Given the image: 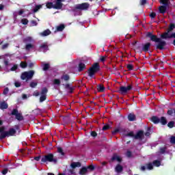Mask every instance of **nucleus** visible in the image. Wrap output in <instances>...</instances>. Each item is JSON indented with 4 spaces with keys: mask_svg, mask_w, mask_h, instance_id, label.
I'll list each match as a JSON object with an SVG mask.
<instances>
[{
    "mask_svg": "<svg viewBox=\"0 0 175 175\" xmlns=\"http://www.w3.org/2000/svg\"><path fill=\"white\" fill-rule=\"evenodd\" d=\"M147 36L150 38L152 42H155L156 43H159L157 45V49H162L165 47L166 42L165 41H162L161 38H158L157 36L152 35L151 33H148Z\"/></svg>",
    "mask_w": 175,
    "mask_h": 175,
    "instance_id": "nucleus-1",
    "label": "nucleus"
},
{
    "mask_svg": "<svg viewBox=\"0 0 175 175\" xmlns=\"http://www.w3.org/2000/svg\"><path fill=\"white\" fill-rule=\"evenodd\" d=\"M16 133V130L14 129H11L8 132H5V127L0 128V139H5V137L9 136H14Z\"/></svg>",
    "mask_w": 175,
    "mask_h": 175,
    "instance_id": "nucleus-2",
    "label": "nucleus"
},
{
    "mask_svg": "<svg viewBox=\"0 0 175 175\" xmlns=\"http://www.w3.org/2000/svg\"><path fill=\"white\" fill-rule=\"evenodd\" d=\"M62 2L64 0H55V3L53 4L51 2L46 3V6L48 9H62Z\"/></svg>",
    "mask_w": 175,
    "mask_h": 175,
    "instance_id": "nucleus-3",
    "label": "nucleus"
},
{
    "mask_svg": "<svg viewBox=\"0 0 175 175\" xmlns=\"http://www.w3.org/2000/svg\"><path fill=\"white\" fill-rule=\"evenodd\" d=\"M35 75V71L30 70L28 72H24L22 73L21 78L22 80H25L26 81H28V80H31L33 77V75Z\"/></svg>",
    "mask_w": 175,
    "mask_h": 175,
    "instance_id": "nucleus-4",
    "label": "nucleus"
},
{
    "mask_svg": "<svg viewBox=\"0 0 175 175\" xmlns=\"http://www.w3.org/2000/svg\"><path fill=\"white\" fill-rule=\"evenodd\" d=\"M99 64L95 63L88 70L90 77H93L95 73L99 71Z\"/></svg>",
    "mask_w": 175,
    "mask_h": 175,
    "instance_id": "nucleus-5",
    "label": "nucleus"
},
{
    "mask_svg": "<svg viewBox=\"0 0 175 175\" xmlns=\"http://www.w3.org/2000/svg\"><path fill=\"white\" fill-rule=\"evenodd\" d=\"M161 3H163V5H161L159 8L160 13H166L167 8H169V0H160Z\"/></svg>",
    "mask_w": 175,
    "mask_h": 175,
    "instance_id": "nucleus-6",
    "label": "nucleus"
},
{
    "mask_svg": "<svg viewBox=\"0 0 175 175\" xmlns=\"http://www.w3.org/2000/svg\"><path fill=\"white\" fill-rule=\"evenodd\" d=\"M33 42V39L31 37H26L24 39L25 43H29L26 44V50H32V49H33V44H32Z\"/></svg>",
    "mask_w": 175,
    "mask_h": 175,
    "instance_id": "nucleus-7",
    "label": "nucleus"
},
{
    "mask_svg": "<svg viewBox=\"0 0 175 175\" xmlns=\"http://www.w3.org/2000/svg\"><path fill=\"white\" fill-rule=\"evenodd\" d=\"M41 161L42 162H53L54 156L52 154H46L42 158Z\"/></svg>",
    "mask_w": 175,
    "mask_h": 175,
    "instance_id": "nucleus-8",
    "label": "nucleus"
},
{
    "mask_svg": "<svg viewBox=\"0 0 175 175\" xmlns=\"http://www.w3.org/2000/svg\"><path fill=\"white\" fill-rule=\"evenodd\" d=\"M132 90V85H129L126 87L125 86H121L120 88V94H122L123 95H125L127 92H129Z\"/></svg>",
    "mask_w": 175,
    "mask_h": 175,
    "instance_id": "nucleus-9",
    "label": "nucleus"
},
{
    "mask_svg": "<svg viewBox=\"0 0 175 175\" xmlns=\"http://www.w3.org/2000/svg\"><path fill=\"white\" fill-rule=\"evenodd\" d=\"M88 8H90V4L88 3H83L75 5V8L79 9L80 10H87Z\"/></svg>",
    "mask_w": 175,
    "mask_h": 175,
    "instance_id": "nucleus-10",
    "label": "nucleus"
},
{
    "mask_svg": "<svg viewBox=\"0 0 175 175\" xmlns=\"http://www.w3.org/2000/svg\"><path fill=\"white\" fill-rule=\"evenodd\" d=\"M12 116H16V120H18L19 121H21L23 120V115L21 113H19L17 109H14L12 112Z\"/></svg>",
    "mask_w": 175,
    "mask_h": 175,
    "instance_id": "nucleus-11",
    "label": "nucleus"
},
{
    "mask_svg": "<svg viewBox=\"0 0 175 175\" xmlns=\"http://www.w3.org/2000/svg\"><path fill=\"white\" fill-rule=\"evenodd\" d=\"M8 107H9V105H8V103H6L5 101L0 102V109H1V110L8 109Z\"/></svg>",
    "mask_w": 175,
    "mask_h": 175,
    "instance_id": "nucleus-12",
    "label": "nucleus"
},
{
    "mask_svg": "<svg viewBox=\"0 0 175 175\" xmlns=\"http://www.w3.org/2000/svg\"><path fill=\"white\" fill-rule=\"evenodd\" d=\"M105 90H106V88L102 84L98 85L97 86V90L98 91V92H105Z\"/></svg>",
    "mask_w": 175,
    "mask_h": 175,
    "instance_id": "nucleus-13",
    "label": "nucleus"
},
{
    "mask_svg": "<svg viewBox=\"0 0 175 175\" xmlns=\"http://www.w3.org/2000/svg\"><path fill=\"white\" fill-rule=\"evenodd\" d=\"M51 33V31L49 29H46L43 32L40 33V35L41 36H49Z\"/></svg>",
    "mask_w": 175,
    "mask_h": 175,
    "instance_id": "nucleus-14",
    "label": "nucleus"
},
{
    "mask_svg": "<svg viewBox=\"0 0 175 175\" xmlns=\"http://www.w3.org/2000/svg\"><path fill=\"white\" fill-rule=\"evenodd\" d=\"M48 46H47V43L46 42H44L42 44V45L40 46V49L42 51H46L48 49Z\"/></svg>",
    "mask_w": 175,
    "mask_h": 175,
    "instance_id": "nucleus-15",
    "label": "nucleus"
},
{
    "mask_svg": "<svg viewBox=\"0 0 175 175\" xmlns=\"http://www.w3.org/2000/svg\"><path fill=\"white\" fill-rule=\"evenodd\" d=\"M122 160V159L121 158V157L117 154L113 155V157H112V161H118V162H121Z\"/></svg>",
    "mask_w": 175,
    "mask_h": 175,
    "instance_id": "nucleus-16",
    "label": "nucleus"
},
{
    "mask_svg": "<svg viewBox=\"0 0 175 175\" xmlns=\"http://www.w3.org/2000/svg\"><path fill=\"white\" fill-rule=\"evenodd\" d=\"M129 121H135L136 116L133 113H130L128 116Z\"/></svg>",
    "mask_w": 175,
    "mask_h": 175,
    "instance_id": "nucleus-17",
    "label": "nucleus"
},
{
    "mask_svg": "<svg viewBox=\"0 0 175 175\" xmlns=\"http://www.w3.org/2000/svg\"><path fill=\"white\" fill-rule=\"evenodd\" d=\"M152 122H154V124H159V122H160V119L158 118V117L153 116L152 117Z\"/></svg>",
    "mask_w": 175,
    "mask_h": 175,
    "instance_id": "nucleus-18",
    "label": "nucleus"
},
{
    "mask_svg": "<svg viewBox=\"0 0 175 175\" xmlns=\"http://www.w3.org/2000/svg\"><path fill=\"white\" fill-rule=\"evenodd\" d=\"M80 166H81V164L79 162L71 163V167H72V169H75V167H80Z\"/></svg>",
    "mask_w": 175,
    "mask_h": 175,
    "instance_id": "nucleus-19",
    "label": "nucleus"
},
{
    "mask_svg": "<svg viewBox=\"0 0 175 175\" xmlns=\"http://www.w3.org/2000/svg\"><path fill=\"white\" fill-rule=\"evenodd\" d=\"M115 170L116 173H121V172H122V166H121L120 165H118L116 167Z\"/></svg>",
    "mask_w": 175,
    "mask_h": 175,
    "instance_id": "nucleus-20",
    "label": "nucleus"
},
{
    "mask_svg": "<svg viewBox=\"0 0 175 175\" xmlns=\"http://www.w3.org/2000/svg\"><path fill=\"white\" fill-rule=\"evenodd\" d=\"M150 46H151V44L146 43L144 45L143 50L144 51H148V49H150Z\"/></svg>",
    "mask_w": 175,
    "mask_h": 175,
    "instance_id": "nucleus-21",
    "label": "nucleus"
},
{
    "mask_svg": "<svg viewBox=\"0 0 175 175\" xmlns=\"http://www.w3.org/2000/svg\"><path fill=\"white\" fill-rule=\"evenodd\" d=\"M135 137L136 139H142V137H143V131H139Z\"/></svg>",
    "mask_w": 175,
    "mask_h": 175,
    "instance_id": "nucleus-22",
    "label": "nucleus"
},
{
    "mask_svg": "<svg viewBox=\"0 0 175 175\" xmlns=\"http://www.w3.org/2000/svg\"><path fill=\"white\" fill-rule=\"evenodd\" d=\"M64 29H65V26L64 25H60L57 27V32H61L62 31H64Z\"/></svg>",
    "mask_w": 175,
    "mask_h": 175,
    "instance_id": "nucleus-23",
    "label": "nucleus"
},
{
    "mask_svg": "<svg viewBox=\"0 0 175 175\" xmlns=\"http://www.w3.org/2000/svg\"><path fill=\"white\" fill-rule=\"evenodd\" d=\"M4 64H5V68H5L6 72H10V70H9V66H10V64H9V62L5 60Z\"/></svg>",
    "mask_w": 175,
    "mask_h": 175,
    "instance_id": "nucleus-24",
    "label": "nucleus"
},
{
    "mask_svg": "<svg viewBox=\"0 0 175 175\" xmlns=\"http://www.w3.org/2000/svg\"><path fill=\"white\" fill-rule=\"evenodd\" d=\"M85 68V64L83 63H80L79 64V72H81L84 68Z\"/></svg>",
    "mask_w": 175,
    "mask_h": 175,
    "instance_id": "nucleus-25",
    "label": "nucleus"
},
{
    "mask_svg": "<svg viewBox=\"0 0 175 175\" xmlns=\"http://www.w3.org/2000/svg\"><path fill=\"white\" fill-rule=\"evenodd\" d=\"M160 122L161 124H162V125H166V124H167V122L166 121V118H165V117H161Z\"/></svg>",
    "mask_w": 175,
    "mask_h": 175,
    "instance_id": "nucleus-26",
    "label": "nucleus"
},
{
    "mask_svg": "<svg viewBox=\"0 0 175 175\" xmlns=\"http://www.w3.org/2000/svg\"><path fill=\"white\" fill-rule=\"evenodd\" d=\"M87 172H88V168L87 167H83L81 170V171L79 172V174H86Z\"/></svg>",
    "mask_w": 175,
    "mask_h": 175,
    "instance_id": "nucleus-27",
    "label": "nucleus"
},
{
    "mask_svg": "<svg viewBox=\"0 0 175 175\" xmlns=\"http://www.w3.org/2000/svg\"><path fill=\"white\" fill-rule=\"evenodd\" d=\"M66 88L68 92H72L73 91V88L69 84L66 85Z\"/></svg>",
    "mask_w": 175,
    "mask_h": 175,
    "instance_id": "nucleus-28",
    "label": "nucleus"
},
{
    "mask_svg": "<svg viewBox=\"0 0 175 175\" xmlns=\"http://www.w3.org/2000/svg\"><path fill=\"white\" fill-rule=\"evenodd\" d=\"M42 68H43V70H47V69H49V68H50V64H42Z\"/></svg>",
    "mask_w": 175,
    "mask_h": 175,
    "instance_id": "nucleus-29",
    "label": "nucleus"
},
{
    "mask_svg": "<svg viewBox=\"0 0 175 175\" xmlns=\"http://www.w3.org/2000/svg\"><path fill=\"white\" fill-rule=\"evenodd\" d=\"M46 100V94H41L40 102H44Z\"/></svg>",
    "mask_w": 175,
    "mask_h": 175,
    "instance_id": "nucleus-30",
    "label": "nucleus"
},
{
    "mask_svg": "<svg viewBox=\"0 0 175 175\" xmlns=\"http://www.w3.org/2000/svg\"><path fill=\"white\" fill-rule=\"evenodd\" d=\"M40 9H42V5H36L33 10L34 13H36V12H38V10H39Z\"/></svg>",
    "mask_w": 175,
    "mask_h": 175,
    "instance_id": "nucleus-31",
    "label": "nucleus"
},
{
    "mask_svg": "<svg viewBox=\"0 0 175 175\" xmlns=\"http://www.w3.org/2000/svg\"><path fill=\"white\" fill-rule=\"evenodd\" d=\"M38 85V82H31L30 83V87H31V88H35V87H36Z\"/></svg>",
    "mask_w": 175,
    "mask_h": 175,
    "instance_id": "nucleus-32",
    "label": "nucleus"
},
{
    "mask_svg": "<svg viewBox=\"0 0 175 175\" xmlns=\"http://www.w3.org/2000/svg\"><path fill=\"white\" fill-rule=\"evenodd\" d=\"M153 165L154 166H157V167L161 166V162L160 161H154L153 162Z\"/></svg>",
    "mask_w": 175,
    "mask_h": 175,
    "instance_id": "nucleus-33",
    "label": "nucleus"
},
{
    "mask_svg": "<svg viewBox=\"0 0 175 175\" xmlns=\"http://www.w3.org/2000/svg\"><path fill=\"white\" fill-rule=\"evenodd\" d=\"M47 94V88H44L42 89L41 95H46Z\"/></svg>",
    "mask_w": 175,
    "mask_h": 175,
    "instance_id": "nucleus-34",
    "label": "nucleus"
},
{
    "mask_svg": "<svg viewBox=\"0 0 175 175\" xmlns=\"http://www.w3.org/2000/svg\"><path fill=\"white\" fill-rule=\"evenodd\" d=\"M21 23L24 25H27V24H28V21L26 18H23L21 20Z\"/></svg>",
    "mask_w": 175,
    "mask_h": 175,
    "instance_id": "nucleus-35",
    "label": "nucleus"
},
{
    "mask_svg": "<svg viewBox=\"0 0 175 175\" xmlns=\"http://www.w3.org/2000/svg\"><path fill=\"white\" fill-rule=\"evenodd\" d=\"M62 80H65L66 81H68V80H69V76L68 75H64L62 77Z\"/></svg>",
    "mask_w": 175,
    "mask_h": 175,
    "instance_id": "nucleus-36",
    "label": "nucleus"
},
{
    "mask_svg": "<svg viewBox=\"0 0 175 175\" xmlns=\"http://www.w3.org/2000/svg\"><path fill=\"white\" fill-rule=\"evenodd\" d=\"M54 84H56L57 85H59V84L61 83V81H59V79H55L53 81Z\"/></svg>",
    "mask_w": 175,
    "mask_h": 175,
    "instance_id": "nucleus-37",
    "label": "nucleus"
},
{
    "mask_svg": "<svg viewBox=\"0 0 175 175\" xmlns=\"http://www.w3.org/2000/svg\"><path fill=\"white\" fill-rule=\"evenodd\" d=\"M8 93H9V88H5L4 89V90H3V94L4 95H8Z\"/></svg>",
    "mask_w": 175,
    "mask_h": 175,
    "instance_id": "nucleus-38",
    "label": "nucleus"
},
{
    "mask_svg": "<svg viewBox=\"0 0 175 175\" xmlns=\"http://www.w3.org/2000/svg\"><path fill=\"white\" fill-rule=\"evenodd\" d=\"M167 126H169V128H173V126H174V122H170Z\"/></svg>",
    "mask_w": 175,
    "mask_h": 175,
    "instance_id": "nucleus-39",
    "label": "nucleus"
},
{
    "mask_svg": "<svg viewBox=\"0 0 175 175\" xmlns=\"http://www.w3.org/2000/svg\"><path fill=\"white\" fill-rule=\"evenodd\" d=\"M57 151L59 154H61V155H64V151L62 150V148H57Z\"/></svg>",
    "mask_w": 175,
    "mask_h": 175,
    "instance_id": "nucleus-40",
    "label": "nucleus"
},
{
    "mask_svg": "<svg viewBox=\"0 0 175 175\" xmlns=\"http://www.w3.org/2000/svg\"><path fill=\"white\" fill-rule=\"evenodd\" d=\"M17 69V65H14L10 69V70H11L12 72H14V70H16Z\"/></svg>",
    "mask_w": 175,
    "mask_h": 175,
    "instance_id": "nucleus-41",
    "label": "nucleus"
},
{
    "mask_svg": "<svg viewBox=\"0 0 175 175\" xmlns=\"http://www.w3.org/2000/svg\"><path fill=\"white\" fill-rule=\"evenodd\" d=\"M147 169L148 170H152V163H149L147 165Z\"/></svg>",
    "mask_w": 175,
    "mask_h": 175,
    "instance_id": "nucleus-42",
    "label": "nucleus"
},
{
    "mask_svg": "<svg viewBox=\"0 0 175 175\" xmlns=\"http://www.w3.org/2000/svg\"><path fill=\"white\" fill-rule=\"evenodd\" d=\"M173 113H175V110L174 109H170L167 111V114L169 116H172V114H173Z\"/></svg>",
    "mask_w": 175,
    "mask_h": 175,
    "instance_id": "nucleus-43",
    "label": "nucleus"
},
{
    "mask_svg": "<svg viewBox=\"0 0 175 175\" xmlns=\"http://www.w3.org/2000/svg\"><path fill=\"white\" fill-rule=\"evenodd\" d=\"M170 142L172 143L173 144H175V136L171 137Z\"/></svg>",
    "mask_w": 175,
    "mask_h": 175,
    "instance_id": "nucleus-44",
    "label": "nucleus"
},
{
    "mask_svg": "<svg viewBox=\"0 0 175 175\" xmlns=\"http://www.w3.org/2000/svg\"><path fill=\"white\" fill-rule=\"evenodd\" d=\"M21 68H27V64L25 62H22L21 63Z\"/></svg>",
    "mask_w": 175,
    "mask_h": 175,
    "instance_id": "nucleus-45",
    "label": "nucleus"
},
{
    "mask_svg": "<svg viewBox=\"0 0 175 175\" xmlns=\"http://www.w3.org/2000/svg\"><path fill=\"white\" fill-rule=\"evenodd\" d=\"M31 25H32V27H36V25H38V23H36V21H32Z\"/></svg>",
    "mask_w": 175,
    "mask_h": 175,
    "instance_id": "nucleus-46",
    "label": "nucleus"
},
{
    "mask_svg": "<svg viewBox=\"0 0 175 175\" xmlns=\"http://www.w3.org/2000/svg\"><path fill=\"white\" fill-rule=\"evenodd\" d=\"M110 128V126L109 125H105L103 127V131H106L107 129H109Z\"/></svg>",
    "mask_w": 175,
    "mask_h": 175,
    "instance_id": "nucleus-47",
    "label": "nucleus"
},
{
    "mask_svg": "<svg viewBox=\"0 0 175 175\" xmlns=\"http://www.w3.org/2000/svg\"><path fill=\"white\" fill-rule=\"evenodd\" d=\"M97 135H98V134H96V133L94 132V131H92V132L91 133V136H92L93 137H96Z\"/></svg>",
    "mask_w": 175,
    "mask_h": 175,
    "instance_id": "nucleus-48",
    "label": "nucleus"
},
{
    "mask_svg": "<svg viewBox=\"0 0 175 175\" xmlns=\"http://www.w3.org/2000/svg\"><path fill=\"white\" fill-rule=\"evenodd\" d=\"M127 68L129 70H132L133 66H132V64H129L127 65Z\"/></svg>",
    "mask_w": 175,
    "mask_h": 175,
    "instance_id": "nucleus-49",
    "label": "nucleus"
},
{
    "mask_svg": "<svg viewBox=\"0 0 175 175\" xmlns=\"http://www.w3.org/2000/svg\"><path fill=\"white\" fill-rule=\"evenodd\" d=\"M157 16V14H155V13H154V12H152L151 14H150V17L152 18H155V16Z\"/></svg>",
    "mask_w": 175,
    "mask_h": 175,
    "instance_id": "nucleus-50",
    "label": "nucleus"
},
{
    "mask_svg": "<svg viewBox=\"0 0 175 175\" xmlns=\"http://www.w3.org/2000/svg\"><path fill=\"white\" fill-rule=\"evenodd\" d=\"M126 136H129L130 137H133V132L129 133Z\"/></svg>",
    "mask_w": 175,
    "mask_h": 175,
    "instance_id": "nucleus-51",
    "label": "nucleus"
},
{
    "mask_svg": "<svg viewBox=\"0 0 175 175\" xmlns=\"http://www.w3.org/2000/svg\"><path fill=\"white\" fill-rule=\"evenodd\" d=\"M106 59V56H103L100 58V60L103 62Z\"/></svg>",
    "mask_w": 175,
    "mask_h": 175,
    "instance_id": "nucleus-52",
    "label": "nucleus"
},
{
    "mask_svg": "<svg viewBox=\"0 0 175 175\" xmlns=\"http://www.w3.org/2000/svg\"><path fill=\"white\" fill-rule=\"evenodd\" d=\"M33 95L34 96H39V92L38 91L34 92Z\"/></svg>",
    "mask_w": 175,
    "mask_h": 175,
    "instance_id": "nucleus-53",
    "label": "nucleus"
},
{
    "mask_svg": "<svg viewBox=\"0 0 175 175\" xmlns=\"http://www.w3.org/2000/svg\"><path fill=\"white\" fill-rule=\"evenodd\" d=\"M21 85V83H20V82L17 81L15 82V86L16 87H20Z\"/></svg>",
    "mask_w": 175,
    "mask_h": 175,
    "instance_id": "nucleus-54",
    "label": "nucleus"
},
{
    "mask_svg": "<svg viewBox=\"0 0 175 175\" xmlns=\"http://www.w3.org/2000/svg\"><path fill=\"white\" fill-rule=\"evenodd\" d=\"M165 148H161L160 149V152H161V154H163V152H165Z\"/></svg>",
    "mask_w": 175,
    "mask_h": 175,
    "instance_id": "nucleus-55",
    "label": "nucleus"
},
{
    "mask_svg": "<svg viewBox=\"0 0 175 175\" xmlns=\"http://www.w3.org/2000/svg\"><path fill=\"white\" fill-rule=\"evenodd\" d=\"M19 16H21L24 13V11L23 10H21L18 12Z\"/></svg>",
    "mask_w": 175,
    "mask_h": 175,
    "instance_id": "nucleus-56",
    "label": "nucleus"
},
{
    "mask_svg": "<svg viewBox=\"0 0 175 175\" xmlns=\"http://www.w3.org/2000/svg\"><path fill=\"white\" fill-rule=\"evenodd\" d=\"M8 173V170H3V172H2V174H6Z\"/></svg>",
    "mask_w": 175,
    "mask_h": 175,
    "instance_id": "nucleus-57",
    "label": "nucleus"
},
{
    "mask_svg": "<svg viewBox=\"0 0 175 175\" xmlns=\"http://www.w3.org/2000/svg\"><path fill=\"white\" fill-rule=\"evenodd\" d=\"M146 2V0H141V4L144 5Z\"/></svg>",
    "mask_w": 175,
    "mask_h": 175,
    "instance_id": "nucleus-58",
    "label": "nucleus"
},
{
    "mask_svg": "<svg viewBox=\"0 0 175 175\" xmlns=\"http://www.w3.org/2000/svg\"><path fill=\"white\" fill-rule=\"evenodd\" d=\"M35 161H40V157H36L34 158Z\"/></svg>",
    "mask_w": 175,
    "mask_h": 175,
    "instance_id": "nucleus-59",
    "label": "nucleus"
},
{
    "mask_svg": "<svg viewBox=\"0 0 175 175\" xmlns=\"http://www.w3.org/2000/svg\"><path fill=\"white\" fill-rule=\"evenodd\" d=\"M141 170H142V172H144V170H146V167L144 166L141 167Z\"/></svg>",
    "mask_w": 175,
    "mask_h": 175,
    "instance_id": "nucleus-60",
    "label": "nucleus"
},
{
    "mask_svg": "<svg viewBox=\"0 0 175 175\" xmlns=\"http://www.w3.org/2000/svg\"><path fill=\"white\" fill-rule=\"evenodd\" d=\"M8 46H9L8 44H5L3 45V49H6V47H8Z\"/></svg>",
    "mask_w": 175,
    "mask_h": 175,
    "instance_id": "nucleus-61",
    "label": "nucleus"
},
{
    "mask_svg": "<svg viewBox=\"0 0 175 175\" xmlns=\"http://www.w3.org/2000/svg\"><path fill=\"white\" fill-rule=\"evenodd\" d=\"M126 155H127V157H131V155H132V154L131 153V152H127Z\"/></svg>",
    "mask_w": 175,
    "mask_h": 175,
    "instance_id": "nucleus-62",
    "label": "nucleus"
},
{
    "mask_svg": "<svg viewBox=\"0 0 175 175\" xmlns=\"http://www.w3.org/2000/svg\"><path fill=\"white\" fill-rule=\"evenodd\" d=\"M23 99H27V96L26 94H23L22 96Z\"/></svg>",
    "mask_w": 175,
    "mask_h": 175,
    "instance_id": "nucleus-63",
    "label": "nucleus"
},
{
    "mask_svg": "<svg viewBox=\"0 0 175 175\" xmlns=\"http://www.w3.org/2000/svg\"><path fill=\"white\" fill-rule=\"evenodd\" d=\"M145 136H150V132H146L145 134Z\"/></svg>",
    "mask_w": 175,
    "mask_h": 175,
    "instance_id": "nucleus-64",
    "label": "nucleus"
}]
</instances>
